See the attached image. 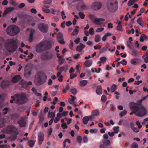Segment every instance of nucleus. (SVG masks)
I'll use <instances>...</instances> for the list:
<instances>
[{"instance_id": "10", "label": "nucleus", "mask_w": 148, "mask_h": 148, "mask_svg": "<svg viewBox=\"0 0 148 148\" xmlns=\"http://www.w3.org/2000/svg\"><path fill=\"white\" fill-rule=\"evenodd\" d=\"M57 34L56 38L58 42L62 44H64L65 42L64 41V38L61 32H59Z\"/></svg>"}, {"instance_id": "40", "label": "nucleus", "mask_w": 148, "mask_h": 148, "mask_svg": "<svg viewBox=\"0 0 148 148\" xmlns=\"http://www.w3.org/2000/svg\"><path fill=\"white\" fill-rule=\"evenodd\" d=\"M135 0H130L127 3V5L128 6H130L133 5L135 3Z\"/></svg>"}, {"instance_id": "42", "label": "nucleus", "mask_w": 148, "mask_h": 148, "mask_svg": "<svg viewBox=\"0 0 148 148\" xmlns=\"http://www.w3.org/2000/svg\"><path fill=\"white\" fill-rule=\"evenodd\" d=\"M110 142L109 140H108L104 141L103 142V143L107 147L108 145H109L110 144Z\"/></svg>"}, {"instance_id": "48", "label": "nucleus", "mask_w": 148, "mask_h": 148, "mask_svg": "<svg viewBox=\"0 0 148 148\" xmlns=\"http://www.w3.org/2000/svg\"><path fill=\"white\" fill-rule=\"evenodd\" d=\"M42 11L44 12L49 13L50 12V10L49 9L45 8H42Z\"/></svg>"}, {"instance_id": "60", "label": "nucleus", "mask_w": 148, "mask_h": 148, "mask_svg": "<svg viewBox=\"0 0 148 148\" xmlns=\"http://www.w3.org/2000/svg\"><path fill=\"white\" fill-rule=\"evenodd\" d=\"M20 83L21 85H26V82L24 80L22 79L20 82Z\"/></svg>"}, {"instance_id": "32", "label": "nucleus", "mask_w": 148, "mask_h": 148, "mask_svg": "<svg viewBox=\"0 0 148 148\" xmlns=\"http://www.w3.org/2000/svg\"><path fill=\"white\" fill-rule=\"evenodd\" d=\"M142 18L141 17H140L138 18L137 20V23L140 26H141L142 27H143V24H142Z\"/></svg>"}, {"instance_id": "31", "label": "nucleus", "mask_w": 148, "mask_h": 148, "mask_svg": "<svg viewBox=\"0 0 148 148\" xmlns=\"http://www.w3.org/2000/svg\"><path fill=\"white\" fill-rule=\"evenodd\" d=\"M70 96L72 97L71 99H69V103L71 104H73L74 102V100L76 99V97H75L72 96V95H71Z\"/></svg>"}, {"instance_id": "8", "label": "nucleus", "mask_w": 148, "mask_h": 148, "mask_svg": "<svg viewBox=\"0 0 148 148\" xmlns=\"http://www.w3.org/2000/svg\"><path fill=\"white\" fill-rule=\"evenodd\" d=\"M41 42L45 51L49 50L51 48V44L50 41L45 40Z\"/></svg>"}, {"instance_id": "62", "label": "nucleus", "mask_w": 148, "mask_h": 148, "mask_svg": "<svg viewBox=\"0 0 148 148\" xmlns=\"http://www.w3.org/2000/svg\"><path fill=\"white\" fill-rule=\"evenodd\" d=\"M25 6V4L24 3H22L19 4L18 7L20 8H23Z\"/></svg>"}, {"instance_id": "45", "label": "nucleus", "mask_w": 148, "mask_h": 148, "mask_svg": "<svg viewBox=\"0 0 148 148\" xmlns=\"http://www.w3.org/2000/svg\"><path fill=\"white\" fill-rule=\"evenodd\" d=\"M70 91L74 95L77 94V90L75 88H73L70 90Z\"/></svg>"}, {"instance_id": "16", "label": "nucleus", "mask_w": 148, "mask_h": 148, "mask_svg": "<svg viewBox=\"0 0 148 148\" xmlns=\"http://www.w3.org/2000/svg\"><path fill=\"white\" fill-rule=\"evenodd\" d=\"M38 136L39 141L38 144L40 145L44 140V134L42 132H40L38 133Z\"/></svg>"}, {"instance_id": "57", "label": "nucleus", "mask_w": 148, "mask_h": 148, "mask_svg": "<svg viewBox=\"0 0 148 148\" xmlns=\"http://www.w3.org/2000/svg\"><path fill=\"white\" fill-rule=\"evenodd\" d=\"M89 32L90 34L91 35H92L94 34V29L92 28H90L89 30Z\"/></svg>"}, {"instance_id": "54", "label": "nucleus", "mask_w": 148, "mask_h": 148, "mask_svg": "<svg viewBox=\"0 0 148 148\" xmlns=\"http://www.w3.org/2000/svg\"><path fill=\"white\" fill-rule=\"evenodd\" d=\"M132 148H138V145L136 143H134L132 145Z\"/></svg>"}, {"instance_id": "43", "label": "nucleus", "mask_w": 148, "mask_h": 148, "mask_svg": "<svg viewBox=\"0 0 148 148\" xmlns=\"http://www.w3.org/2000/svg\"><path fill=\"white\" fill-rule=\"evenodd\" d=\"M77 142L78 143L80 144L82 142V137L80 136H78L77 138Z\"/></svg>"}, {"instance_id": "4", "label": "nucleus", "mask_w": 148, "mask_h": 148, "mask_svg": "<svg viewBox=\"0 0 148 148\" xmlns=\"http://www.w3.org/2000/svg\"><path fill=\"white\" fill-rule=\"evenodd\" d=\"M11 98L12 99L15 100L16 103L19 105L25 103L27 99L26 95L23 93L16 94L14 96H11Z\"/></svg>"}, {"instance_id": "17", "label": "nucleus", "mask_w": 148, "mask_h": 148, "mask_svg": "<svg viewBox=\"0 0 148 148\" xmlns=\"http://www.w3.org/2000/svg\"><path fill=\"white\" fill-rule=\"evenodd\" d=\"M53 56L51 54H43L41 55V59L43 60L50 59L52 58Z\"/></svg>"}, {"instance_id": "12", "label": "nucleus", "mask_w": 148, "mask_h": 148, "mask_svg": "<svg viewBox=\"0 0 148 148\" xmlns=\"http://www.w3.org/2000/svg\"><path fill=\"white\" fill-rule=\"evenodd\" d=\"M36 50L37 52L39 53H41L45 51L41 42L36 45Z\"/></svg>"}, {"instance_id": "7", "label": "nucleus", "mask_w": 148, "mask_h": 148, "mask_svg": "<svg viewBox=\"0 0 148 148\" xmlns=\"http://www.w3.org/2000/svg\"><path fill=\"white\" fill-rule=\"evenodd\" d=\"M38 28L41 31L44 33H46L48 30V27L47 25L42 23L39 25Z\"/></svg>"}, {"instance_id": "27", "label": "nucleus", "mask_w": 148, "mask_h": 148, "mask_svg": "<svg viewBox=\"0 0 148 148\" xmlns=\"http://www.w3.org/2000/svg\"><path fill=\"white\" fill-rule=\"evenodd\" d=\"M87 80H81L79 82V85L81 87H83L86 86L88 83Z\"/></svg>"}, {"instance_id": "28", "label": "nucleus", "mask_w": 148, "mask_h": 148, "mask_svg": "<svg viewBox=\"0 0 148 148\" xmlns=\"http://www.w3.org/2000/svg\"><path fill=\"white\" fill-rule=\"evenodd\" d=\"M147 36L146 34H142L140 36V40L141 42H143L144 41V40H147Z\"/></svg>"}, {"instance_id": "37", "label": "nucleus", "mask_w": 148, "mask_h": 148, "mask_svg": "<svg viewBox=\"0 0 148 148\" xmlns=\"http://www.w3.org/2000/svg\"><path fill=\"white\" fill-rule=\"evenodd\" d=\"M64 58L63 57H60V58H59L58 60V62L59 64L60 65H61L63 64L64 62Z\"/></svg>"}, {"instance_id": "64", "label": "nucleus", "mask_w": 148, "mask_h": 148, "mask_svg": "<svg viewBox=\"0 0 148 148\" xmlns=\"http://www.w3.org/2000/svg\"><path fill=\"white\" fill-rule=\"evenodd\" d=\"M53 132V129L51 128H50L48 130V136H50L51 134Z\"/></svg>"}, {"instance_id": "47", "label": "nucleus", "mask_w": 148, "mask_h": 148, "mask_svg": "<svg viewBox=\"0 0 148 148\" xmlns=\"http://www.w3.org/2000/svg\"><path fill=\"white\" fill-rule=\"evenodd\" d=\"M79 14L80 17L82 19H83L85 16V15L84 14V13L81 12H79Z\"/></svg>"}, {"instance_id": "13", "label": "nucleus", "mask_w": 148, "mask_h": 148, "mask_svg": "<svg viewBox=\"0 0 148 148\" xmlns=\"http://www.w3.org/2000/svg\"><path fill=\"white\" fill-rule=\"evenodd\" d=\"M10 83L8 80H3L0 83V86L3 89H5L10 85Z\"/></svg>"}, {"instance_id": "20", "label": "nucleus", "mask_w": 148, "mask_h": 148, "mask_svg": "<svg viewBox=\"0 0 148 148\" xmlns=\"http://www.w3.org/2000/svg\"><path fill=\"white\" fill-rule=\"evenodd\" d=\"M91 116H97L99 115V109L93 110L91 112Z\"/></svg>"}, {"instance_id": "22", "label": "nucleus", "mask_w": 148, "mask_h": 148, "mask_svg": "<svg viewBox=\"0 0 148 148\" xmlns=\"http://www.w3.org/2000/svg\"><path fill=\"white\" fill-rule=\"evenodd\" d=\"M68 69V66L67 65H64V66L61 67L59 69H58V71H60L62 72L64 71L66 72Z\"/></svg>"}, {"instance_id": "6", "label": "nucleus", "mask_w": 148, "mask_h": 148, "mask_svg": "<svg viewBox=\"0 0 148 148\" xmlns=\"http://www.w3.org/2000/svg\"><path fill=\"white\" fill-rule=\"evenodd\" d=\"M4 133L7 134L13 133L16 134V135L14 138V140L16 139L17 137L16 135L18 134L17 128L15 127L12 125L8 126L6 129L4 130Z\"/></svg>"}, {"instance_id": "36", "label": "nucleus", "mask_w": 148, "mask_h": 148, "mask_svg": "<svg viewBox=\"0 0 148 148\" xmlns=\"http://www.w3.org/2000/svg\"><path fill=\"white\" fill-rule=\"evenodd\" d=\"M127 113V111L126 110H124L119 113V116L122 117L123 116L126 115Z\"/></svg>"}, {"instance_id": "5", "label": "nucleus", "mask_w": 148, "mask_h": 148, "mask_svg": "<svg viewBox=\"0 0 148 148\" xmlns=\"http://www.w3.org/2000/svg\"><path fill=\"white\" fill-rule=\"evenodd\" d=\"M19 28L14 25L9 26L6 30V32L7 34L11 36H14L16 35L19 33Z\"/></svg>"}, {"instance_id": "25", "label": "nucleus", "mask_w": 148, "mask_h": 148, "mask_svg": "<svg viewBox=\"0 0 148 148\" xmlns=\"http://www.w3.org/2000/svg\"><path fill=\"white\" fill-rule=\"evenodd\" d=\"M92 62V60H86L84 62V64L86 67H89L91 65Z\"/></svg>"}, {"instance_id": "38", "label": "nucleus", "mask_w": 148, "mask_h": 148, "mask_svg": "<svg viewBox=\"0 0 148 148\" xmlns=\"http://www.w3.org/2000/svg\"><path fill=\"white\" fill-rule=\"evenodd\" d=\"M123 61L124 62V63H123L122 62V61H121L120 62H118L117 64V66L118 67L120 65V64H122L124 65H126L127 64V62L126 61V60L125 59H123Z\"/></svg>"}, {"instance_id": "30", "label": "nucleus", "mask_w": 148, "mask_h": 148, "mask_svg": "<svg viewBox=\"0 0 148 148\" xmlns=\"http://www.w3.org/2000/svg\"><path fill=\"white\" fill-rule=\"evenodd\" d=\"M27 144L30 147H33L34 145L35 142L33 140H31L28 141Z\"/></svg>"}, {"instance_id": "26", "label": "nucleus", "mask_w": 148, "mask_h": 148, "mask_svg": "<svg viewBox=\"0 0 148 148\" xmlns=\"http://www.w3.org/2000/svg\"><path fill=\"white\" fill-rule=\"evenodd\" d=\"M93 5L95 6L98 10L100 9L102 6L101 4L98 2L94 3H93Z\"/></svg>"}, {"instance_id": "49", "label": "nucleus", "mask_w": 148, "mask_h": 148, "mask_svg": "<svg viewBox=\"0 0 148 148\" xmlns=\"http://www.w3.org/2000/svg\"><path fill=\"white\" fill-rule=\"evenodd\" d=\"M9 110V109L7 108H5L3 110V112L4 114L5 115L7 114V112Z\"/></svg>"}, {"instance_id": "55", "label": "nucleus", "mask_w": 148, "mask_h": 148, "mask_svg": "<svg viewBox=\"0 0 148 148\" xmlns=\"http://www.w3.org/2000/svg\"><path fill=\"white\" fill-rule=\"evenodd\" d=\"M100 60L103 62H106L107 60L106 58L105 57H101L100 58Z\"/></svg>"}, {"instance_id": "23", "label": "nucleus", "mask_w": 148, "mask_h": 148, "mask_svg": "<svg viewBox=\"0 0 148 148\" xmlns=\"http://www.w3.org/2000/svg\"><path fill=\"white\" fill-rule=\"evenodd\" d=\"M92 118L91 116H86L84 117L83 118V123L85 124H86L88 121H89L90 119Z\"/></svg>"}, {"instance_id": "56", "label": "nucleus", "mask_w": 148, "mask_h": 148, "mask_svg": "<svg viewBox=\"0 0 148 148\" xmlns=\"http://www.w3.org/2000/svg\"><path fill=\"white\" fill-rule=\"evenodd\" d=\"M101 100L102 101L105 102L106 100V97L104 95H102L101 98Z\"/></svg>"}, {"instance_id": "46", "label": "nucleus", "mask_w": 148, "mask_h": 148, "mask_svg": "<svg viewBox=\"0 0 148 148\" xmlns=\"http://www.w3.org/2000/svg\"><path fill=\"white\" fill-rule=\"evenodd\" d=\"M69 86L68 84L66 85V86L65 88L63 90V93H65L67 92V90H69Z\"/></svg>"}, {"instance_id": "58", "label": "nucleus", "mask_w": 148, "mask_h": 148, "mask_svg": "<svg viewBox=\"0 0 148 148\" xmlns=\"http://www.w3.org/2000/svg\"><path fill=\"white\" fill-rule=\"evenodd\" d=\"M127 45L128 47L131 49L132 48V43L131 41H129L127 42Z\"/></svg>"}, {"instance_id": "29", "label": "nucleus", "mask_w": 148, "mask_h": 148, "mask_svg": "<svg viewBox=\"0 0 148 148\" xmlns=\"http://www.w3.org/2000/svg\"><path fill=\"white\" fill-rule=\"evenodd\" d=\"M96 93L98 95H100L102 94V88L101 86H99L97 87Z\"/></svg>"}, {"instance_id": "15", "label": "nucleus", "mask_w": 148, "mask_h": 148, "mask_svg": "<svg viewBox=\"0 0 148 148\" xmlns=\"http://www.w3.org/2000/svg\"><path fill=\"white\" fill-rule=\"evenodd\" d=\"M24 76L26 78H29L32 74V71L25 68L24 71Z\"/></svg>"}, {"instance_id": "52", "label": "nucleus", "mask_w": 148, "mask_h": 148, "mask_svg": "<svg viewBox=\"0 0 148 148\" xmlns=\"http://www.w3.org/2000/svg\"><path fill=\"white\" fill-rule=\"evenodd\" d=\"M51 2V0H47L43 1V3L44 4H50Z\"/></svg>"}, {"instance_id": "19", "label": "nucleus", "mask_w": 148, "mask_h": 148, "mask_svg": "<svg viewBox=\"0 0 148 148\" xmlns=\"http://www.w3.org/2000/svg\"><path fill=\"white\" fill-rule=\"evenodd\" d=\"M21 79V77L19 75H16L12 78V82L14 83H16Z\"/></svg>"}, {"instance_id": "11", "label": "nucleus", "mask_w": 148, "mask_h": 148, "mask_svg": "<svg viewBox=\"0 0 148 148\" xmlns=\"http://www.w3.org/2000/svg\"><path fill=\"white\" fill-rule=\"evenodd\" d=\"M92 16L91 15L90 16V18L92 21V22L93 23L99 25L102 23H100L101 22H104L105 20L103 18H95L94 20L92 19Z\"/></svg>"}, {"instance_id": "44", "label": "nucleus", "mask_w": 148, "mask_h": 148, "mask_svg": "<svg viewBox=\"0 0 148 148\" xmlns=\"http://www.w3.org/2000/svg\"><path fill=\"white\" fill-rule=\"evenodd\" d=\"M117 29L121 32H122L123 31L121 25H120L119 24V25H118L117 26Z\"/></svg>"}, {"instance_id": "35", "label": "nucleus", "mask_w": 148, "mask_h": 148, "mask_svg": "<svg viewBox=\"0 0 148 148\" xmlns=\"http://www.w3.org/2000/svg\"><path fill=\"white\" fill-rule=\"evenodd\" d=\"M55 116V112H50V111H49L48 113V116L50 117H52L51 118H53V119H54Z\"/></svg>"}, {"instance_id": "61", "label": "nucleus", "mask_w": 148, "mask_h": 148, "mask_svg": "<svg viewBox=\"0 0 148 148\" xmlns=\"http://www.w3.org/2000/svg\"><path fill=\"white\" fill-rule=\"evenodd\" d=\"M61 127L63 129H65L67 128L68 126L66 123H62L61 125Z\"/></svg>"}, {"instance_id": "50", "label": "nucleus", "mask_w": 148, "mask_h": 148, "mask_svg": "<svg viewBox=\"0 0 148 148\" xmlns=\"http://www.w3.org/2000/svg\"><path fill=\"white\" fill-rule=\"evenodd\" d=\"M104 30V28L103 27L98 28L97 29L96 31L97 32H100L103 31Z\"/></svg>"}, {"instance_id": "2", "label": "nucleus", "mask_w": 148, "mask_h": 148, "mask_svg": "<svg viewBox=\"0 0 148 148\" xmlns=\"http://www.w3.org/2000/svg\"><path fill=\"white\" fill-rule=\"evenodd\" d=\"M47 79L46 75L42 71L38 72L35 77L34 83L37 86L41 85L44 83Z\"/></svg>"}, {"instance_id": "24", "label": "nucleus", "mask_w": 148, "mask_h": 148, "mask_svg": "<svg viewBox=\"0 0 148 148\" xmlns=\"http://www.w3.org/2000/svg\"><path fill=\"white\" fill-rule=\"evenodd\" d=\"M79 28V27L78 26H76L75 27V28L74 29L73 32L72 33L71 35L72 36H75L77 35L79 32V30L78 29Z\"/></svg>"}, {"instance_id": "39", "label": "nucleus", "mask_w": 148, "mask_h": 148, "mask_svg": "<svg viewBox=\"0 0 148 148\" xmlns=\"http://www.w3.org/2000/svg\"><path fill=\"white\" fill-rule=\"evenodd\" d=\"M81 9L82 10H84L86 9V7L85 4L82 2V4L80 6Z\"/></svg>"}, {"instance_id": "34", "label": "nucleus", "mask_w": 148, "mask_h": 148, "mask_svg": "<svg viewBox=\"0 0 148 148\" xmlns=\"http://www.w3.org/2000/svg\"><path fill=\"white\" fill-rule=\"evenodd\" d=\"M117 86L116 84H113L112 85L111 88V92H114L116 89Z\"/></svg>"}, {"instance_id": "41", "label": "nucleus", "mask_w": 148, "mask_h": 148, "mask_svg": "<svg viewBox=\"0 0 148 148\" xmlns=\"http://www.w3.org/2000/svg\"><path fill=\"white\" fill-rule=\"evenodd\" d=\"M138 54L137 51L135 49H133L131 53V55L133 56H136Z\"/></svg>"}, {"instance_id": "3", "label": "nucleus", "mask_w": 148, "mask_h": 148, "mask_svg": "<svg viewBox=\"0 0 148 148\" xmlns=\"http://www.w3.org/2000/svg\"><path fill=\"white\" fill-rule=\"evenodd\" d=\"M7 42L6 49L9 52H14L18 47V40L16 38L8 39L7 40Z\"/></svg>"}, {"instance_id": "59", "label": "nucleus", "mask_w": 148, "mask_h": 148, "mask_svg": "<svg viewBox=\"0 0 148 148\" xmlns=\"http://www.w3.org/2000/svg\"><path fill=\"white\" fill-rule=\"evenodd\" d=\"M97 129H91L90 130V132L91 133H96L97 132Z\"/></svg>"}, {"instance_id": "14", "label": "nucleus", "mask_w": 148, "mask_h": 148, "mask_svg": "<svg viewBox=\"0 0 148 148\" xmlns=\"http://www.w3.org/2000/svg\"><path fill=\"white\" fill-rule=\"evenodd\" d=\"M107 7L108 10L111 12H113L115 10V6L112 2H108L107 3Z\"/></svg>"}, {"instance_id": "9", "label": "nucleus", "mask_w": 148, "mask_h": 148, "mask_svg": "<svg viewBox=\"0 0 148 148\" xmlns=\"http://www.w3.org/2000/svg\"><path fill=\"white\" fill-rule=\"evenodd\" d=\"M27 119V118L25 116L21 117L20 118V120L18 122L20 127H24L26 126Z\"/></svg>"}, {"instance_id": "63", "label": "nucleus", "mask_w": 148, "mask_h": 148, "mask_svg": "<svg viewBox=\"0 0 148 148\" xmlns=\"http://www.w3.org/2000/svg\"><path fill=\"white\" fill-rule=\"evenodd\" d=\"M133 131L135 132H139V130L137 127H134L132 129Z\"/></svg>"}, {"instance_id": "18", "label": "nucleus", "mask_w": 148, "mask_h": 148, "mask_svg": "<svg viewBox=\"0 0 148 148\" xmlns=\"http://www.w3.org/2000/svg\"><path fill=\"white\" fill-rule=\"evenodd\" d=\"M85 47V46L82 43H80L79 45L77 46L76 48V50L79 52H81L83 49Z\"/></svg>"}, {"instance_id": "51", "label": "nucleus", "mask_w": 148, "mask_h": 148, "mask_svg": "<svg viewBox=\"0 0 148 148\" xmlns=\"http://www.w3.org/2000/svg\"><path fill=\"white\" fill-rule=\"evenodd\" d=\"M58 100V99L57 97H55L54 98L53 101L52 102H51V103L54 105H55L56 103Z\"/></svg>"}, {"instance_id": "1", "label": "nucleus", "mask_w": 148, "mask_h": 148, "mask_svg": "<svg viewBox=\"0 0 148 148\" xmlns=\"http://www.w3.org/2000/svg\"><path fill=\"white\" fill-rule=\"evenodd\" d=\"M129 107L131 109L134 110V112L136 115L139 116H145L146 113V110L141 104H136L132 102L130 103Z\"/></svg>"}, {"instance_id": "21", "label": "nucleus", "mask_w": 148, "mask_h": 148, "mask_svg": "<svg viewBox=\"0 0 148 148\" xmlns=\"http://www.w3.org/2000/svg\"><path fill=\"white\" fill-rule=\"evenodd\" d=\"M34 33V30L33 29H31L29 34V42H31L33 39V35Z\"/></svg>"}, {"instance_id": "53", "label": "nucleus", "mask_w": 148, "mask_h": 148, "mask_svg": "<svg viewBox=\"0 0 148 148\" xmlns=\"http://www.w3.org/2000/svg\"><path fill=\"white\" fill-rule=\"evenodd\" d=\"M119 127H113V129L115 133H117L119 131Z\"/></svg>"}, {"instance_id": "33", "label": "nucleus", "mask_w": 148, "mask_h": 148, "mask_svg": "<svg viewBox=\"0 0 148 148\" xmlns=\"http://www.w3.org/2000/svg\"><path fill=\"white\" fill-rule=\"evenodd\" d=\"M101 40V37L100 36L98 35H96L95 37V40L97 42H98Z\"/></svg>"}]
</instances>
